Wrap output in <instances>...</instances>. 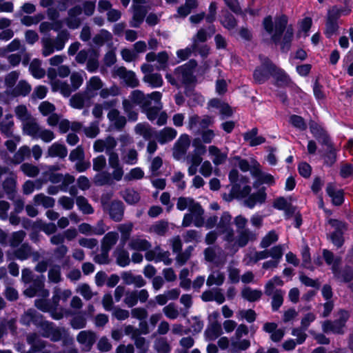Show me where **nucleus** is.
<instances>
[{
	"instance_id": "obj_52",
	"label": "nucleus",
	"mask_w": 353,
	"mask_h": 353,
	"mask_svg": "<svg viewBox=\"0 0 353 353\" xmlns=\"http://www.w3.org/2000/svg\"><path fill=\"white\" fill-rule=\"evenodd\" d=\"M223 334L222 327L219 322H211L205 331L206 338L214 341Z\"/></svg>"
},
{
	"instance_id": "obj_62",
	"label": "nucleus",
	"mask_w": 353,
	"mask_h": 353,
	"mask_svg": "<svg viewBox=\"0 0 353 353\" xmlns=\"http://www.w3.org/2000/svg\"><path fill=\"white\" fill-rule=\"evenodd\" d=\"M33 200L36 205H42L45 208H52L55 203V200L52 197L46 196L42 193L36 194Z\"/></svg>"
},
{
	"instance_id": "obj_25",
	"label": "nucleus",
	"mask_w": 353,
	"mask_h": 353,
	"mask_svg": "<svg viewBox=\"0 0 353 353\" xmlns=\"http://www.w3.org/2000/svg\"><path fill=\"white\" fill-rule=\"evenodd\" d=\"M145 59L148 62L157 61L156 69L157 70H164L168 67L169 56L165 51L160 52L158 54L152 52L146 54Z\"/></svg>"
},
{
	"instance_id": "obj_32",
	"label": "nucleus",
	"mask_w": 353,
	"mask_h": 353,
	"mask_svg": "<svg viewBox=\"0 0 353 353\" xmlns=\"http://www.w3.org/2000/svg\"><path fill=\"white\" fill-rule=\"evenodd\" d=\"M170 252L160 249H156L154 251L148 252L145 254V258L148 261H154L156 263L163 262L166 265L172 263V259L170 258Z\"/></svg>"
},
{
	"instance_id": "obj_7",
	"label": "nucleus",
	"mask_w": 353,
	"mask_h": 353,
	"mask_svg": "<svg viewBox=\"0 0 353 353\" xmlns=\"http://www.w3.org/2000/svg\"><path fill=\"white\" fill-rule=\"evenodd\" d=\"M52 23V30L58 32V34L55 39L50 38L48 36L41 39L42 55L45 57L51 55L55 51L62 50L69 39V32L65 30H60L61 28V21Z\"/></svg>"
},
{
	"instance_id": "obj_51",
	"label": "nucleus",
	"mask_w": 353,
	"mask_h": 353,
	"mask_svg": "<svg viewBox=\"0 0 353 353\" xmlns=\"http://www.w3.org/2000/svg\"><path fill=\"white\" fill-rule=\"evenodd\" d=\"M271 68L272 71V76L276 79L277 85H288L290 83V79L284 70L277 68L274 64Z\"/></svg>"
},
{
	"instance_id": "obj_64",
	"label": "nucleus",
	"mask_w": 353,
	"mask_h": 353,
	"mask_svg": "<svg viewBox=\"0 0 353 353\" xmlns=\"http://www.w3.org/2000/svg\"><path fill=\"white\" fill-rule=\"evenodd\" d=\"M197 203L192 198L181 196L177 200L176 208L181 211L188 209L190 212Z\"/></svg>"
},
{
	"instance_id": "obj_41",
	"label": "nucleus",
	"mask_w": 353,
	"mask_h": 353,
	"mask_svg": "<svg viewBox=\"0 0 353 353\" xmlns=\"http://www.w3.org/2000/svg\"><path fill=\"white\" fill-rule=\"evenodd\" d=\"M128 246L132 250L145 251L151 248V243L142 236L137 235L130 238Z\"/></svg>"
},
{
	"instance_id": "obj_1",
	"label": "nucleus",
	"mask_w": 353,
	"mask_h": 353,
	"mask_svg": "<svg viewBox=\"0 0 353 353\" xmlns=\"http://www.w3.org/2000/svg\"><path fill=\"white\" fill-rule=\"evenodd\" d=\"M232 216L228 212L221 214L219 219L217 216H210L206 221L205 227L212 229L216 226V230L225 242V249L235 254L239 248L245 247L248 243L255 239V234L248 228V219L242 215L236 216L234 223L236 228V236L232 228Z\"/></svg>"
},
{
	"instance_id": "obj_13",
	"label": "nucleus",
	"mask_w": 353,
	"mask_h": 353,
	"mask_svg": "<svg viewBox=\"0 0 353 353\" xmlns=\"http://www.w3.org/2000/svg\"><path fill=\"white\" fill-rule=\"evenodd\" d=\"M261 65L256 68L253 73V78L256 83L262 84L268 81L272 76V62L265 57L260 56Z\"/></svg>"
},
{
	"instance_id": "obj_54",
	"label": "nucleus",
	"mask_w": 353,
	"mask_h": 353,
	"mask_svg": "<svg viewBox=\"0 0 353 353\" xmlns=\"http://www.w3.org/2000/svg\"><path fill=\"white\" fill-rule=\"evenodd\" d=\"M169 229V223L165 220L156 221L148 228V232L158 236H164Z\"/></svg>"
},
{
	"instance_id": "obj_57",
	"label": "nucleus",
	"mask_w": 353,
	"mask_h": 353,
	"mask_svg": "<svg viewBox=\"0 0 353 353\" xmlns=\"http://www.w3.org/2000/svg\"><path fill=\"white\" fill-rule=\"evenodd\" d=\"M31 85L25 80H21L11 90L10 94L14 97L27 96L31 92Z\"/></svg>"
},
{
	"instance_id": "obj_53",
	"label": "nucleus",
	"mask_w": 353,
	"mask_h": 353,
	"mask_svg": "<svg viewBox=\"0 0 353 353\" xmlns=\"http://www.w3.org/2000/svg\"><path fill=\"white\" fill-rule=\"evenodd\" d=\"M123 248L119 245L114 252L117 263L121 267H125L130 263L129 253Z\"/></svg>"
},
{
	"instance_id": "obj_55",
	"label": "nucleus",
	"mask_w": 353,
	"mask_h": 353,
	"mask_svg": "<svg viewBox=\"0 0 353 353\" xmlns=\"http://www.w3.org/2000/svg\"><path fill=\"white\" fill-rule=\"evenodd\" d=\"M134 224L132 222H128L118 225L117 229L121 233L120 245L124 247L126 242L129 240L131 232L132 231Z\"/></svg>"
},
{
	"instance_id": "obj_23",
	"label": "nucleus",
	"mask_w": 353,
	"mask_h": 353,
	"mask_svg": "<svg viewBox=\"0 0 353 353\" xmlns=\"http://www.w3.org/2000/svg\"><path fill=\"white\" fill-rule=\"evenodd\" d=\"M82 14L81 6L77 5L68 11V17L65 19L67 26L70 29H77L81 24L82 20L79 16Z\"/></svg>"
},
{
	"instance_id": "obj_17",
	"label": "nucleus",
	"mask_w": 353,
	"mask_h": 353,
	"mask_svg": "<svg viewBox=\"0 0 353 353\" xmlns=\"http://www.w3.org/2000/svg\"><path fill=\"white\" fill-rule=\"evenodd\" d=\"M77 341L81 345V351L90 352L97 339L95 332L90 330H82L77 335Z\"/></svg>"
},
{
	"instance_id": "obj_27",
	"label": "nucleus",
	"mask_w": 353,
	"mask_h": 353,
	"mask_svg": "<svg viewBox=\"0 0 353 353\" xmlns=\"http://www.w3.org/2000/svg\"><path fill=\"white\" fill-rule=\"evenodd\" d=\"M116 74L122 79L125 84L130 88H136L139 85V81L137 78L135 73L132 71L127 70L124 67H120L115 71Z\"/></svg>"
},
{
	"instance_id": "obj_49",
	"label": "nucleus",
	"mask_w": 353,
	"mask_h": 353,
	"mask_svg": "<svg viewBox=\"0 0 353 353\" xmlns=\"http://www.w3.org/2000/svg\"><path fill=\"white\" fill-rule=\"evenodd\" d=\"M72 291L69 289L62 290L59 287L56 286L53 289L52 301L55 306H59L61 301H66L72 296Z\"/></svg>"
},
{
	"instance_id": "obj_33",
	"label": "nucleus",
	"mask_w": 353,
	"mask_h": 353,
	"mask_svg": "<svg viewBox=\"0 0 353 353\" xmlns=\"http://www.w3.org/2000/svg\"><path fill=\"white\" fill-rule=\"evenodd\" d=\"M43 315L34 309H28L21 316L20 322L24 325H30L34 324L36 327L39 323L40 321L43 318Z\"/></svg>"
},
{
	"instance_id": "obj_11",
	"label": "nucleus",
	"mask_w": 353,
	"mask_h": 353,
	"mask_svg": "<svg viewBox=\"0 0 353 353\" xmlns=\"http://www.w3.org/2000/svg\"><path fill=\"white\" fill-rule=\"evenodd\" d=\"M350 317L348 312L341 310L339 312V318L333 321H325L322 323V330L325 333L343 334V328Z\"/></svg>"
},
{
	"instance_id": "obj_59",
	"label": "nucleus",
	"mask_w": 353,
	"mask_h": 353,
	"mask_svg": "<svg viewBox=\"0 0 353 353\" xmlns=\"http://www.w3.org/2000/svg\"><path fill=\"white\" fill-rule=\"evenodd\" d=\"M31 151L28 146L23 145L14 154L10 163L13 164H19L23 162L26 158L30 157Z\"/></svg>"
},
{
	"instance_id": "obj_45",
	"label": "nucleus",
	"mask_w": 353,
	"mask_h": 353,
	"mask_svg": "<svg viewBox=\"0 0 353 353\" xmlns=\"http://www.w3.org/2000/svg\"><path fill=\"white\" fill-rule=\"evenodd\" d=\"M90 98H88L85 93L79 92L73 95L70 99V105L76 109H82L85 105H89Z\"/></svg>"
},
{
	"instance_id": "obj_15",
	"label": "nucleus",
	"mask_w": 353,
	"mask_h": 353,
	"mask_svg": "<svg viewBox=\"0 0 353 353\" xmlns=\"http://www.w3.org/2000/svg\"><path fill=\"white\" fill-rule=\"evenodd\" d=\"M328 223L334 229L330 235L331 241L337 248H341L344 243L343 232L347 230L346 223L332 219L328 221Z\"/></svg>"
},
{
	"instance_id": "obj_3",
	"label": "nucleus",
	"mask_w": 353,
	"mask_h": 353,
	"mask_svg": "<svg viewBox=\"0 0 353 353\" xmlns=\"http://www.w3.org/2000/svg\"><path fill=\"white\" fill-rule=\"evenodd\" d=\"M288 19L285 15H281L272 21L271 16H268L263 21L264 30L271 36V40L276 45H280L282 52L290 50L294 39V29L292 25L288 26Z\"/></svg>"
},
{
	"instance_id": "obj_16",
	"label": "nucleus",
	"mask_w": 353,
	"mask_h": 353,
	"mask_svg": "<svg viewBox=\"0 0 353 353\" xmlns=\"http://www.w3.org/2000/svg\"><path fill=\"white\" fill-rule=\"evenodd\" d=\"M45 280L43 275L36 276L30 287L24 291V294L28 297H34L37 295L43 297L48 296L49 291L44 288Z\"/></svg>"
},
{
	"instance_id": "obj_35",
	"label": "nucleus",
	"mask_w": 353,
	"mask_h": 353,
	"mask_svg": "<svg viewBox=\"0 0 353 353\" xmlns=\"http://www.w3.org/2000/svg\"><path fill=\"white\" fill-rule=\"evenodd\" d=\"M177 132L175 129L170 127L155 132L154 137L160 144H165L172 141L176 137Z\"/></svg>"
},
{
	"instance_id": "obj_9",
	"label": "nucleus",
	"mask_w": 353,
	"mask_h": 353,
	"mask_svg": "<svg viewBox=\"0 0 353 353\" xmlns=\"http://www.w3.org/2000/svg\"><path fill=\"white\" fill-rule=\"evenodd\" d=\"M99 53L93 48L83 49L77 54L75 61L79 64L86 63V70L90 72H94L99 66Z\"/></svg>"
},
{
	"instance_id": "obj_37",
	"label": "nucleus",
	"mask_w": 353,
	"mask_h": 353,
	"mask_svg": "<svg viewBox=\"0 0 353 353\" xmlns=\"http://www.w3.org/2000/svg\"><path fill=\"white\" fill-rule=\"evenodd\" d=\"M201 299L205 302L216 301L218 304H222L225 300L224 294L219 288H213L203 292Z\"/></svg>"
},
{
	"instance_id": "obj_46",
	"label": "nucleus",
	"mask_w": 353,
	"mask_h": 353,
	"mask_svg": "<svg viewBox=\"0 0 353 353\" xmlns=\"http://www.w3.org/2000/svg\"><path fill=\"white\" fill-rule=\"evenodd\" d=\"M326 192L332 198V203L335 205H341L343 201V192L341 190H336L333 183H330L327 185Z\"/></svg>"
},
{
	"instance_id": "obj_10",
	"label": "nucleus",
	"mask_w": 353,
	"mask_h": 353,
	"mask_svg": "<svg viewBox=\"0 0 353 353\" xmlns=\"http://www.w3.org/2000/svg\"><path fill=\"white\" fill-rule=\"evenodd\" d=\"M197 62L194 59H190L174 70V75L179 81L180 84L189 85L194 81V71Z\"/></svg>"
},
{
	"instance_id": "obj_40",
	"label": "nucleus",
	"mask_w": 353,
	"mask_h": 353,
	"mask_svg": "<svg viewBox=\"0 0 353 353\" xmlns=\"http://www.w3.org/2000/svg\"><path fill=\"white\" fill-rule=\"evenodd\" d=\"M133 16L130 21V26L133 28H139L143 23L146 15L147 10L143 5L132 6Z\"/></svg>"
},
{
	"instance_id": "obj_14",
	"label": "nucleus",
	"mask_w": 353,
	"mask_h": 353,
	"mask_svg": "<svg viewBox=\"0 0 353 353\" xmlns=\"http://www.w3.org/2000/svg\"><path fill=\"white\" fill-rule=\"evenodd\" d=\"M203 214L204 210L199 203H197L188 213L184 214L182 225L189 227L193 223L198 228L205 226Z\"/></svg>"
},
{
	"instance_id": "obj_20",
	"label": "nucleus",
	"mask_w": 353,
	"mask_h": 353,
	"mask_svg": "<svg viewBox=\"0 0 353 353\" xmlns=\"http://www.w3.org/2000/svg\"><path fill=\"white\" fill-rule=\"evenodd\" d=\"M339 11L336 8H330L327 12L325 23V34L327 38L336 34L339 30Z\"/></svg>"
},
{
	"instance_id": "obj_56",
	"label": "nucleus",
	"mask_w": 353,
	"mask_h": 353,
	"mask_svg": "<svg viewBox=\"0 0 353 353\" xmlns=\"http://www.w3.org/2000/svg\"><path fill=\"white\" fill-rule=\"evenodd\" d=\"M27 342L31 345L33 352L39 351L45 347L46 342L42 340L37 333H30L27 336Z\"/></svg>"
},
{
	"instance_id": "obj_43",
	"label": "nucleus",
	"mask_w": 353,
	"mask_h": 353,
	"mask_svg": "<svg viewBox=\"0 0 353 353\" xmlns=\"http://www.w3.org/2000/svg\"><path fill=\"white\" fill-rule=\"evenodd\" d=\"M210 156L212 158V162L216 165L224 163L228 159V152H222L215 145H210L208 148Z\"/></svg>"
},
{
	"instance_id": "obj_58",
	"label": "nucleus",
	"mask_w": 353,
	"mask_h": 353,
	"mask_svg": "<svg viewBox=\"0 0 353 353\" xmlns=\"http://www.w3.org/2000/svg\"><path fill=\"white\" fill-rule=\"evenodd\" d=\"M225 281V274L220 270L212 271L208 276L206 285L209 287L212 285L220 286Z\"/></svg>"
},
{
	"instance_id": "obj_5",
	"label": "nucleus",
	"mask_w": 353,
	"mask_h": 353,
	"mask_svg": "<svg viewBox=\"0 0 353 353\" xmlns=\"http://www.w3.org/2000/svg\"><path fill=\"white\" fill-rule=\"evenodd\" d=\"M108 166L111 172L101 171L97 174L94 182L97 185H112L122 180L124 176L123 165L121 163L118 153H112L108 157Z\"/></svg>"
},
{
	"instance_id": "obj_22",
	"label": "nucleus",
	"mask_w": 353,
	"mask_h": 353,
	"mask_svg": "<svg viewBox=\"0 0 353 353\" xmlns=\"http://www.w3.org/2000/svg\"><path fill=\"white\" fill-rule=\"evenodd\" d=\"M32 254V246L28 243H24L17 249L7 252L8 260L18 259L19 261H25L29 259Z\"/></svg>"
},
{
	"instance_id": "obj_60",
	"label": "nucleus",
	"mask_w": 353,
	"mask_h": 353,
	"mask_svg": "<svg viewBox=\"0 0 353 353\" xmlns=\"http://www.w3.org/2000/svg\"><path fill=\"white\" fill-rule=\"evenodd\" d=\"M119 239V234L116 232H109L103 238L101 241V248L110 250L117 243Z\"/></svg>"
},
{
	"instance_id": "obj_38",
	"label": "nucleus",
	"mask_w": 353,
	"mask_h": 353,
	"mask_svg": "<svg viewBox=\"0 0 353 353\" xmlns=\"http://www.w3.org/2000/svg\"><path fill=\"white\" fill-rule=\"evenodd\" d=\"M334 276L341 282L347 283L353 280V268L349 265H345L343 268L340 269L335 266L333 268Z\"/></svg>"
},
{
	"instance_id": "obj_36",
	"label": "nucleus",
	"mask_w": 353,
	"mask_h": 353,
	"mask_svg": "<svg viewBox=\"0 0 353 353\" xmlns=\"http://www.w3.org/2000/svg\"><path fill=\"white\" fill-rule=\"evenodd\" d=\"M243 139L250 147L259 145L265 142V139L262 136H258V129L253 128L243 134Z\"/></svg>"
},
{
	"instance_id": "obj_63",
	"label": "nucleus",
	"mask_w": 353,
	"mask_h": 353,
	"mask_svg": "<svg viewBox=\"0 0 353 353\" xmlns=\"http://www.w3.org/2000/svg\"><path fill=\"white\" fill-rule=\"evenodd\" d=\"M121 196L126 203L130 205L138 203L140 200V195L133 188H127L121 192Z\"/></svg>"
},
{
	"instance_id": "obj_50",
	"label": "nucleus",
	"mask_w": 353,
	"mask_h": 353,
	"mask_svg": "<svg viewBox=\"0 0 353 353\" xmlns=\"http://www.w3.org/2000/svg\"><path fill=\"white\" fill-rule=\"evenodd\" d=\"M121 159L125 165H136L139 161V153L134 148L128 150H121Z\"/></svg>"
},
{
	"instance_id": "obj_48",
	"label": "nucleus",
	"mask_w": 353,
	"mask_h": 353,
	"mask_svg": "<svg viewBox=\"0 0 353 353\" xmlns=\"http://www.w3.org/2000/svg\"><path fill=\"white\" fill-rule=\"evenodd\" d=\"M47 153L50 157L64 159L68 154V150L63 144L55 142L48 148Z\"/></svg>"
},
{
	"instance_id": "obj_44",
	"label": "nucleus",
	"mask_w": 353,
	"mask_h": 353,
	"mask_svg": "<svg viewBox=\"0 0 353 353\" xmlns=\"http://www.w3.org/2000/svg\"><path fill=\"white\" fill-rule=\"evenodd\" d=\"M155 132L156 131L145 122L139 123L134 127V132L143 137L145 140H150L152 137H154Z\"/></svg>"
},
{
	"instance_id": "obj_6",
	"label": "nucleus",
	"mask_w": 353,
	"mask_h": 353,
	"mask_svg": "<svg viewBox=\"0 0 353 353\" xmlns=\"http://www.w3.org/2000/svg\"><path fill=\"white\" fill-rule=\"evenodd\" d=\"M249 179L245 176H241V183H236L232 185L230 194L232 196L241 199L248 196L244 203L249 208H253L256 204H262L265 201L266 194L263 190H259L258 192L250 195L251 192V187L248 185Z\"/></svg>"
},
{
	"instance_id": "obj_18",
	"label": "nucleus",
	"mask_w": 353,
	"mask_h": 353,
	"mask_svg": "<svg viewBox=\"0 0 353 353\" xmlns=\"http://www.w3.org/2000/svg\"><path fill=\"white\" fill-rule=\"evenodd\" d=\"M117 145V140L113 137L108 136L105 139L96 140L94 143L93 148L97 152H105L109 157L112 153H117L114 151Z\"/></svg>"
},
{
	"instance_id": "obj_2",
	"label": "nucleus",
	"mask_w": 353,
	"mask_h": 353,
	"mask_svg": "<svg viewBox=\"0 0 353 353\" xmlns=\"http://www.w3.org/2000/svg\"><path fill=\"white\" fill-rule=\"evenodd\" d=\"M162 94L154 91L145 94L140 90L132 91L128 98L122 101V108L129 121L135 122L138 119L139 112L136 105H139L150 121L157 120L156 124L161 126L167 123L168 114L162 111Z\"/></svg>"
},
{
	"instance_id": "obj_12",
	"label": "nucleus",
	"mask_w": 353,
	"mask_h": 353,
	"mask_svg": "<svg viewBox=\"0 0 353 353\" xmlns=\"http://www.w3.org/2000/svg\"><path fill=\"white\" fill-rule=\"evenodd\" d=\"M43 337L48 338L53 342L61 340L64 329L57 327L52 322L45 321L43 317L37 326Z\"/></svg>"
},
{
	"instance_id": "obj_19",
	"label": "nucleus",
	"mask_w": 353,
	"mask_h": 353,
	"mask_svg": "<svg viewBox=\"0 0 353 353\" xmlns=\"http://www.w3.org/2000/svg\"><path fill=\"white\" fill-rule=\"evenodd\" d=\"M149 297V293L147 290L127 291L123 302L128 307H133L138 301L145 303Z\"/></svg>"
},
{
	"instance_id": "obj_29",
	"label": "nucleus",
	"mask_w": 353,
	"mask_h": 353,
	"mask_svg": "<svg viewBox=\"0 0 353 353\" xmlns=\"http://www.w3.org/2000/svg\"><path fill=\"white\" fill-rule=\"evenodd\" d=\"M208 107L219 110L221 119L224 120L233 114L231 107L224 101L219 99H212L208 102Z\"/></svg>"
},
{
	"instance_id": "obj_26",
	"label": "nucleus",
	"mask_w": 353,
	"mask_h": 353,
	"mask_svg": "<svg viewBox=\"0 0 353 353\" xmlns=\"http://www.w3.org/2000/svg\"><path fill=\"white\" fill-rule=\"evenodd\" d=\"M104 208L108 212L110 218L117 222L121 221L123 216L124 206L120 201H113L110 203L104 205Z\"/></svg>"
},
{
	"instance_id": "obj_47",
	"label": "nucleus",
	"mask_w": 353,
	"mask_h": 353,
	"mask_svg": "<svg viewBox=\"0 0 353 353\" xmlns=\"http://www.w3.org/2000/svg\"><path fill=\"white\" fill-rule=\"evenodd\" d=\"M143 81L152 88H160L163 84L162 76L157 72H149L145 74Z\"/></svg>"
},
{
	"instance_id": "obj_28",
	"label": "nucleus",
	"mask_w": 353,
	"mask_h": 353,
	"mask_svg": "<svg viewBox=\"0 0 353 353\" xmlns=\"http://www.w3.org/2000/svg\"><path fill=\"white\" fill-rule=\"evenodd\" d=\"M310 130L312 135L323 145H330V139L327 132L319 123L311 121Z\"/></svg>"
},
{
	"instance_id": "obj_4",
	"label": "nucleus",
	"mask_w": 353,
	"mask_h": 353,
	"mask_svg": "<svg viewBox=\"0 0 353 353\" xmlns=\"http://www.w3.org/2000/svg\"><path fill=\"white\" fill-rule=\"evenodd\" d=\"M14 112L17 119L22 122V130L24 134L34 139H41L46 143L55 139L54 132L39 125L37 119L31 116L25 105L17 106Z\"/></svg>"
},
{
	"instance_id": "obj_42",
	"label": "nucleus",
	"mask_w": 353,
	"mask_h": 353,
	"mask_svg": "<svg viewBox=\"0 0 353 353\" xmlns=\"http://www.w3.org/2000/svg\"><path fill=\"white\" fill-rule=\"evenodd\" d=\"M12 115L8 114L0 122V132L6 137H11L14 135V123Z\"/></svg>"
},
{
	"instance_id": "obj_8",
	"label": "nucleus",
	"mask_w": 353,
	"mask_h": 353,
	"mask_svg": "<svg viewBox=\"0 0 353 353\" xmlns=\"http://www.w3.org/2000/svg\"><path fill=\"white\" fill-rule=\"evenodd\" d=\"M249 333L248 327L245 324H240L236 327L234 336L230 339V351L233 353L244 351L250 346L249 339H242Z\"/></svg>"
},
{
	"instance_id": "obj_31",
	"label": "nucleus",
	"mask_w": 353,
	"mask_h": 353,
	"mask_svg": "<svg viewBox=\"0 0 353 353\" xmlns=\"http://www.w3.org/2000/svg\"><path fill=\"white\" fill-rule=\"evenodd\" d=\"M17 176L13 172H10L8 176L3 181L2 186L8 198L12 200L14 198L17 190Z\"/></svg>"
},
{
	"instance_id": "obj_30",
	"label": "nucleus",
	"mask_w": 353,
	"mask_h": 353,
	"mask_svg": "<svg viewBox=\"0 0 353 353\" xmlns=\"http://www.w3.org/2000/svg\"><path fill=\"white\" fill-rule=\"evenodd\" d=\"M190 145V139L189 136L188 134L181 135L174 145L173 151L174 157L176 159H179L183 157L186 154Z\"/></svg>"
},
{
	"instance_id": "obj_21",
	"label": "nucleus",
	"mask_w": 353,
	"mask_h": 353,
	"mask_svg": "<svg viewBox=\"0 0 353 353\" xmlns=\"http://www.w3.org/2000/svg\"><path fill=\"white\" fill-rule=\"evenodd\" d=\"M107 118L109 120L110 127L117 131H121L127 123L126 117L115 108L111 109L108 112Z\"/></svg>"
},
{
	"instance_id": "obj_61",
	"label": "nucleus",
	"mask_w": 353,
	"mask_h": 353,
	"mask_svg": "<svg viewBox=\"0 0 353 353\" xmlns=\"http://www.w3.org/2000/svg\"><path fill=\"white\" fill-rule=\"evenodd\" d=\"M323 256L325 261V263L328 265H331L332 272H333V268L335 266L336 269L339 268L341 263V257L335 256L334 254L328 250H323Z\"/></svg>"
},
{
	"instance_id": "obj_34",
	"label": "nucleus",
	"mask_w": 353,
	"mask_h": 353,
	"mask_svg": "<svg viewBox=\"0 0 353 353\" xmlns=\"http://www.w3.org/2000/svg\"><path fill=\"white\" fill-rule=\"evenodd\" d=\"M112 39L113 36L110 32L105 29H101L92 38V42L97 47H101L104 44L112 46Z\"/></svg>"
},
{
	"instance_id": "obj_39",
	"label": "nucleus",
	"mask_w": 353,
	"mask_h": 353,
	"mask_svg": "<svg viewBox=\"0 0 353 353\" xmlns=\"http://www.w3.org/2000/svg\"><path fill=\"white\" fill-rule=\"evenodd\" d=\"M215 31L216 30L214 25L210 26L208 28V30L204 28H201L192 38V45L197 49L199 43H203L206 41L208 37H210L215 33Z\"/></svg>"
},
{
	"instance_id": "obj_24",
	"label": "nucleus",
	"mask_w": 353,
	"mask_h": 353,
	"mask_svg": "<svg viewBox=\"0 0 353 353\" xmlns=\"http://www.w3.org/2000/svg\"><path fill=\"white\" fill-rule=\"evenodd\" d=\"M103 86L102 80L98 76H93L86 82L84 92L88 98L92 99L98 95Z\"/></svg>"
}]
</instances>
